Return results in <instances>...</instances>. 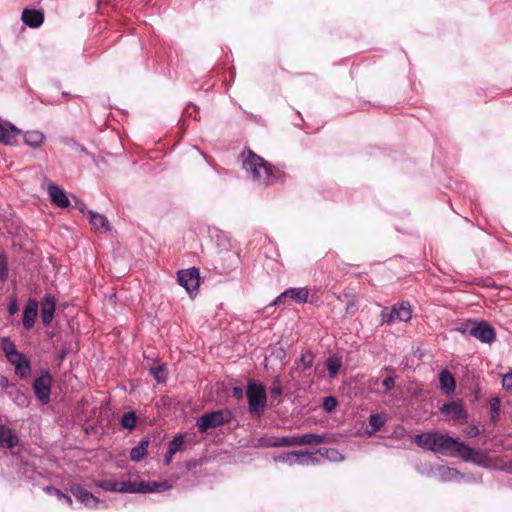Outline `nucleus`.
Here are the masks:
<instances>
[{"label": "nucleus", "instance_id": "7c9ffc66", "mask_svg": "<svg viewBox=\"0 0 512 512\" xmlns=\"http://www.w3.org/2000/svg\"><path fill=\"white\" fill-rule=\"evenodd\" d=\"M369 424L372 427V430L369 431L368 433L369 435H372L373 433L379 431L382 428V426L385 424V419L378 414H372L369 417Z\"/></svg>", "mask_w": 512, "mask_h": 512}, {"label": "nucleus", "instance_id": "6e6552de", "mask_svg": "<svg viewBox=\"0 0 512 512\" xmlns=\"http://www.w3.org/2000/svg\"><path fill=\"white\" fill-rule=\"evenodd\" d=\"M288 298L297 303H306L309 298V289L307 287L289 288L281 293L272 305L284 304Z\"/></svg>", "mask_w": 512, "mask_h": 512}, {"label": "nucleus", "instance_id": "c03bdc74", "mask_svg": "<svg viewBox=\"0 0 512 512\" xmlns=\"http://www.w3.org/2000/svg\"><path fill=\"white\" fill-rule=\"evenodd\" d=\"M479 434V429L477 427H472L469 429V431L467 432V435L470 436V437H475Z\"/></svg>", "mask_w": 512, "mask_h": 512}, {"label": "nucleus", "instance_id": "a18cd8bd", "mask_svg": "<svg viewBox=\"0 0 512 512\" xmlns=\"http://www.w3.org/2000/svg\"><path fill=\"white\" fill-rule=\"evenodd\" d=\"M173 455L174 454H170L169 450L167 451V454H166L165 460H164L165 465H169L171 463Z\"/></svg>", "mask_w": 512, "mask_h": 512}, {"label": "nucleus", "instance_id": "a211bd4d", "mask_svg": "<svg viewBox=\"0 0 512 512\" xmlns=\"http://www.w3.org/2000/svg\"><path fill=\"white\" fill-rule=\"evenodd\" d=\"M8 361L15 367V373L25 378L30 373V363L25 355L19 352V357H10Z\"/></svg>", "mask_w": 512, "mask_h": 512}, {"label": "nucleus", "instance_id": "37998d69", "mask_svg": "<svg viewBox=\"0 0 512 512\" xmlns=\"http://www.w3.org/2000/svg\"><path fill=\"white\" fill-rule=\"evenodd\" d=\"M282 393L281 387L279 385L274 384L271 388V394L278 396Z\"/></svg>", "mask_w": 512, "mask_h": 512}, {"label": "nucleus", "instance_id": "58836bf2", "mask_svg": "<svg viewBox=\"0 0 512 512\" xmlns=\"http://www.w3.org/2000/svg\"><path fill=\"white\" fill-rule=\"evenodd\" d=\"M381 322L390 324L395 322L394 315L392 310H388L387 308L383 309L381 312Z\"/></svg>", "mask_w": 512, "mask_h": 512}, {"label": "nucleus", "instance_id": "de8ad7c7", "mask_svg": "<svg viewBox=\"0 0 512 512\" xmlns=\"http://www.w3.org/2000/svg\"><path fill=\"white\" fill-rule=\"evenodd\" d=\"M233 393L236 397L240 398L242 396V389L241 388H234Z\"/></svg>", "mask_w": 512, "mask_h": 512}, {"label": "nucleus", "instance_id": "2eb2a0df", "mask_svg": "<svg viewBox=\"0 0 512 512\" xmlns=\"http://www.w3.org/2000/svg\"><path fill=\"white\" fill-rule=\"evenodd\" d=\"M38 315V302L34 299L28 300L23 312V326L26 330H30L35 323Z\"/></svg>", "mask_w": 512, "mask_h": 512}, {"label": "nucleus", "instance_id": "20e7f679", "mask_svg": "<svg viewBox=\"0 0 512 512\" xmlns=\"http://www.w3.org/2000/svg\"><path fill=\"white\" fill-rule=\"evenodd\" d=\"M246 394L250 412L262 414L267 402L265 387L257 382H249Z\"/></svg>", "mask_w": 512, "mask_h": 512}, {"label": "nucleus", "instance_id": "423d86ee", "mask_svg": "<svg viewBox=\"0 0 512 512\" xmlns=\"http://www.w3.org/2000/svg\"><path fill=\"white\" fill-rule=\"evenodd\" d=\"M440 411L445 418L457 424L465 423L468 418V413L461 401L445 403L441 406Z\"/></svg>", "mask_w": 512, "mask_h": 512}, {"label": "nucleus", "instance_id": "09e8293b", "mask_svg": "<svg viewBox=\"0 0 512 512\" xmlns=\"http://www.w3.org/2000/svg\"><path fill=\"white\" fill-rule=\"evenodd\" d=\"M460 331H461L462 333H465V332H466L465 328H462V330H460Z\"/></svg>", "mask_w": 512, "mask_h": 512}, {"label": "nucleus", "instance_id": "aec40b11", "mask_svg": "<svg viewBox=\"0 0 512 512\" xmlns=\"http://www.w3.org/2000/svg\"><path fill=\"white\" fill-rule=\"evenodd\" d=\"M88 215L90 224L96 232L106 233L110 230L109 222L104 215L93 211H89Z\"/></svg>", "mask_w": 512, "mask_h": 512}, {"label": "nucleus", "instance_id": "c9c22d12", "mask_svg": "<svg viewBox=\"0 0 512 512\" xmlns=\"http://www.w3.org/2000/svg\"><path fill=\"white\" fill-rule=\"evenodd\" d=\"M500 400L498 398H493L490 401V410H491V416L493 420H496L499 416L500 412Z\"/></svg>", "mask_w": 512, "mask_h": 512}, {"label": "nucleus", "instance_id": "1a4fd4ad", "mask_svg": "<svg viewBox=\"0 0 512 512\" xmlns=\"http://www.w3.org/2000/svg\"><path fill=\"white\" fill-rule=\"evenodd\" d=\"M52 378L48 373L41 375L34 382L33 388L37 398L41 403L46 404L50 400V388Z\"/></svg>", "mask_w": 512, "mask_h": 512}, {"label": "nucleus", "instance_id": "4be33fe9", "mask_svg": "<svg viewBox=\"0 0 512 512\" xmlns=\"http://www.w3.org/2000/svg\"><path fill=\"white\" fill-rule=\"evenodd\" d=\"M45 139V135L37 130L27 131L24 133L25 144L33 148L40 147L44 143Z\"/></svg>", "mask_w": 512, "mask_h": 512}, {"label": "nucleus", "instance_id": "9b49d317", "mask_svg": "<svg viewBox=\"0 0 512 512\" xmlns=\"http://www.w3.org/2000/svg\"><path fill=\"white\" fill-rule=\"evenodd\" d=\"M21 134V130L13 124L0 121V142L5 145H14Z\"/></svg>", "mask_w": 512, "mask_h": 512}, {"label": "nucleus", "instance_id": "f3484780", "mask_svg": "<svg viewBox=\"0 0 512 512\" xmlns=\"http://www.w3.org/2000/svg\"><path fill=\"white\" fill-rule=\"evenodd\" d=\"M56 301L51 295L45 296L42 302L41 319L44 326L50 325L55 312Z\"/></svg>", "mask_w": 512, "mask_h": 512}, {"label": "nucleus", "instance_id": "473e14b6", "mask_svg": "<svg viewBox=\"0 0 512 512\" xmlns=\"http://www.w3.org/2000/svg\"><path fill=\"white\" fill-rule=\"evenodd\" d=\"M121 424L124 428L133 429L136 425V415L133 412H127L122 416Z\"/></svg>", "mask_w": 512, "mask_h": 512}, {"label": "nucleus", "instance_id": "f704fd0d", "mask_svg": "<svg viewBox=\"0 0 512 512\" xmlns=\"http://www.w3.org/2000/svg\"><path fill=\"white\" fill-rule=\"evenodd\" d=\"M47 493H52L57 496L60 500H64L69 506L72 505V499L70 496L63 494L60 490L52 487H46L44 489Z\"/></svg>", "mask_w": 512, "mask_h": 512}, {"label": "nucleus", "instance_id": "39448f33", "mask_svg": "<svg viewBox=\"0 0 512 512\" xmlns=\"http://www.w3.org/2000/svg\"><path fill=\"white\" fill-rule=\"evenodd\" d=\"M232 418L231 412L227 409L217 410L206 413L197 419V427L200 432L208 429L216 428L220 425L228 423Z\"/></svg>", "mask_w": 512, "mask_h": 512}, {"label": "nucleus", "instance_id": "f03ea898", "mask_svg": "<svg viewBox=\"0 0 512 512\" xmlns=\"http://www.w3.org/2000/svg\"><path fill=\"white\" fill-rule=\"evenodd\" d=\"M414 441L425 450L450 457H456L459 454V448H464L462 442L440 432L417 434L414 436Z\"/></svg>", "mask_w": 512, "mask_h": 512}, {"label": "nucleus", "instance_id": "c756f323", "mask_svg": "<svg viewBox=\"0 0 512 512\" xmlns=\"http://www.w3.org/2000/svg\"><path fill=\"white\" fill-rule=\"evenodd\" d=\"M342 365L341 358L330 356L327 361V369L330 377H335Z\"/></svg>", "mask_w": 512, "mask_h": 512}, {"label": "nucleus", "instance_id": "f8f14e48", "mask_svg": "<svg viewBox=\"0 0 512 512\" xmlns=\"http://www.w3.org/2000/svg\"><path fill=\"white\" fill-rule=\"evenodd\" d=\"M462 446L459 448V454L456 457L462 458L464 461L473 462L478 465H486L487 458L481 452L474 450L462 442Z\"/></svg>", "mask_w": 512, "mask_h": 512}, {"label": "nucleus", "instance_id": "c85d7f7f", "mask_svg": "<svg viewBox=\"0 0 512 512\" xmlns=\"http://www.w3.org/2000/svg\"><path fill=\"white\" fill-rule=\"evenodd\" d=\"M313 360L314 355L311 352L307 351L303 353L300 357V360L296 363V369L301 371L309 369L313 364Z\"/></svg>", "mask_w": 512, "mask_h": 512}, {"label": "nucleus", "instance_id": "ddd939ff", "mask_svg": "<svg viewBox=\"0 0 512 512\" xmlns=\"http://www.w3.org/2000/svg\"><path fill=\"white\" fill-rule=\"evenodd\" d=\"M48 194L51 199V202L60 207L67 208L70 205V200L66 194V192L55 184H51L48 186Z\"/></svg>", "mask_w": 512, "mask_h": 512}, {"label": "nucleus", "instance_id": "a19ab883", "mask_svg": "<svg viewBox=\"0 0 512 512\" xmlns=\"http://www.w3.org/2000/svg\"><path fill=\"white\" fill-rule=\"evenodd\" d=\"M383 386L386 388L387 391L391 390L395 386V381L393 377H386L383 382Z\"/></svg>", "mask_w": 512, "mask_h": 512}, {"label": "nucleus", "instance_id": "b1692460", "mask_svg": "<svg viewBox=\"0 0 512 512\" xmlns=\"http://www.w3.org/2000/svg\"><path fill=\"white\" fill-rule=\"evenodd\" d=\"M22 20L30 27H38L42 24L44 18L43 14L36 10H24L22 13Z\"/></svg>", "mask_w": 512, "mask_h": 512}, {"label": "nucleus", "instance_id": "e433bc0d", "mask_svg": "<svg viewBox=\"0 0 512 512\" xmlns=\"http://www.w3.org/2000/svg\"><path fill=\"white\" fill-rule=\"evenodd\" d=\"M502 386L507 392L512 394V370L503 375Z\"/></svg>", "mask_w": 512, "mask_h": 512}, {"label": "nucleus", "instance_id": "7ed1b4c3", "mask_svg": "<svg viewBox=\"0 0 512 512\" xmlns=\"http://www.w3.org/2000/svg\"><path fill=\"white\" fill-rule=\"evenodd\" d=\"M241 157L242 167L253 181L270 184L277 179V171L253 151L242 152Z\"/></svg>", "mask_w": 512, "mask_h": 512}, {"label": "nucleus", "instance_id": "412c9836", "mask_svg": "<svg viewBox=\"0 0 512 512\" xmlns=\"http://www.w3.org/2000/svg\"><path fill=\"white\" fill-rule=\"evenodd\" d=\"M439 382L441 390L446 394L455 391L456 383L453 375L448 370H442L439 374Z\"/></svg>", "mask_w": 512, "mask_h": 512}, {"label": "nucleus", "instance_id": "393cba45", "mask_svg": "<svg viewBox=\"0 0 512 512\" xmlns=\"http://www.w3.org/2000/svg\"><path fill=\"white\" fill-rule=\"evenodd\" d=\"M324 437L318 434L308 433L302 435H295L296 446L320 444L323 442Z\"/></svg>", "mask_w": 512, "mask_h": 512}, {"label": "nucleus", "instance_id": "6ab92c4d", "mask_svg": "<svg viewBox=\"0 0 512 512\" xmlns=\"http://www.w3.org/2000/svg\"><path fill=\"white\" fill-rule=\"evenodd\" d=\"M19 443L18 436L12 429L0 425V447L11 449Z\"/></svg>", "mask_w": 512, "mask_h": 512}, {"label": "nucleus", "instance_id": "72a5a7b5", "mask_svg": "<svg viewBox=\"0 0 512 512\" xmlns=\"http://www.w3.org/2000/svg\"><path fill=\"white\" fill-rule=\"evenodd\" d=\"M184 444V438L183 436L179 435L175 437L170 443L168 450L170 451V454H175L179 450H181L182 446Z\"/></svg>", "mask_w": 512, "mask_h": 512}, {"label": "nucleus", "instance_id": "dca6fc26", "mask_svg": "<svg viewBox=\"0 0 512 512\" xmlns=\"http://www.w3.org/2000/svg\"><path fill=\"white\" fill-rule=\"evenodd\" d=\"M71 493L85 506L96 507L97 504L99 503L98 498H96L93 494H91L89 491L85 490L79 485H73L71 487Z\"/></svg>", "mask_w": 512, "mask_h": 512}, {"label": "nucleus", "instance_id": "cd10ccee", "mask_svg": "<svg viewBox=\"0 0 512 512\" xmlns=\"http://www.w3.org/2000/svg\"><path fill=\"white\" fill-rule=\"evenodd\" d=\"M0 347L5 354L6 358L19 357V352L16 349V345L8 337H4L0 340Z\"/></svg>", "mask_w": 512, "mask_h": 512}, {"label": "nucleus", "instance_id": "f257e3e1", "mask_svg": "<svg viewBox=\"0 0 512 512\" xmlns=\"http://www.w3.org/2000/svg\"><path fill=\"white\" fill-rule=\"evenodd\" d=\"M95 486L105 491L119 493H154L164 492L171 488L167 481H139L132 482L129 479H106L97 481Z\"/></svg>", "mask_w": 512, "mask_h": 512}, {"label": "nucleus", "instance_id": "4468645a", "mask_svg": "<svg viewBox=\"0 0 512 512\" xmlns=\"http://www.w3.org/2000/svg\"><path fill=\"white\" fill-rule=\"evenodd\" d=\"M295 436H268L260 439V445L264 447H293L296 446Z\"/></svg>", "mask_w": 512, "mask_h": 512}, {"label": "nucleus", "instance_id": "9d476101", "mask_svg": "<svg viewBox=\"0 0 512 512\" xmlns=\"http://www.w3.org/2000/svg\"><path fill=\"white\" fill-rule=\"evenodd\" d=\"M469 334L483 343H492L495 340V330L486 322L476 323Z\"/></svg>", "mask_w": 512, "mask_h": 512}, {"label": "nucleus", "instance_id": "ea45409f", "mask_svg": "<svg viewBox=\"0 0 512 512\" xmlns=\"http://www.w3.org/2000/svg\"><path fill=\"white\" fill-rule=\"evenodd\" d=\"M8 276V268L6 260L0 257V278L5 280Z\"/></svg>", "mask_w": 512, "mask_h": 512}, {"label": "nucleus", "instance_id": "49530a36", "mask_svg": "<svg viewBox=\"0 0 512 512\" xmlns=\"http://www.w3.org/2000/svg\"><path fill=\"white\" fill-rule=\"evenodd\" d=\"M443 471H445L448 475L450 476H454L457 474V471L454 470V469H451V468H448V467H442L441 468Z\"/></svg>", "mask_w": 512, "mask_h": 512}, {"label": "nucleus", "instance_id": "4c0bfd02", "mask_svg": "<svg viewBox=\"0 0 512 512\" xmlns=\"http://www.w3.org/2000/svg\"><path fill=\"white\" fill-rule=\"evenodd\" d=\"M337 406V400L334 397H326L323 401V408L327 412L333 411Z\"/></svg>", "mask_w": 512, "mask_h": 512}, {"label": "nucleus", "instance_id": "bb28decb", "mask_svg": "<svg viewBox=\"0 0 512 512\" xmlns=\"http://www.w3.org/2000/svg\"><path fill=\"white\" fill-rule=\"evenodd\" d=\"M148 446H149L148 440H141L139 442V444L131 450V452H130L131 460L134 462L141 461L147 454Z\"/></svg>", "mask_w": 512, "mask_h": 512}, {"label": "nucleus", "instance_id": "a878e982", "mask_svg": "<svg viewBox=\"0 0 512 512\" xmlns=\"http://www.w3.org/2000/svg\"><path fill=\"white\" fill-rule=\"evenodd\" d=\"M392 311H393L395 321L407 322L412 317V311H411L410 306L405 305V304H400V305L394 306Z\"/></svg>", "mask_w": 512, "mask_h": 512}, {"label": "nucleus", "instance_id": "0eeeda50", "mask_svg": "<svg viewBox=\"0 0 512 512\" xmlns=\"http://www.w3.org/2000/svg\"><path fill=\"white\" fill-rule=\"evenodd\" d=\"M177 280L178 283L191 294L198 290L200 284L199 270L197 268L180 270L177 274Z\"/></svg>", "mask_w": 512, "mask_h": 512}, {"label": "nucleus", "instance_id": "2f4dec72", "mask_svg": "<svg viewBox=\"0 0 512 512\" xmlns=\"http://www.w3.org/2000/svg\"><path fill=\"white\" fill-rule=\"evenodd\" d=\"M151 374L157 380L158 383L164 382L167 377V370L165 365H160L151 368Z\"/></svg>", "mask_w": 512, "mask_h": 512}, {"label": "nucleus", "instance_id": "79ce46f5", "mask_svg": "<svg viewBox=\"0 0 512 512\" xmlns=\"http://www.w3.org/2000/svg\"><path fill=\"white\" fill-rule=\"evenodd\" d=\"M18 303L15 299H12L11 302L8 305V312L10 315H14L18 312Z\"/></svg>", "mask_w": 512, "mask_h": 512}, {"label": "nucleus", "instance_id": "5701e85b", "mask_svg": "<svg viewBox=\"0 0 512 512\" xmlns=\"http://www.w3.org/2000/svg\"><path fill=\"white\" fill-rule=\"evenodd\" d=\"M301 457H306L307 459H310V455L308 453H304V452H288V453H285V454H282V455H279L278 457L275 458V461L276 462H283V463H286L288 465H293V464H297V463H303L301 461Z\"/></svg>", "mask_w": 512, "mask_h": 512}]
</instances>
